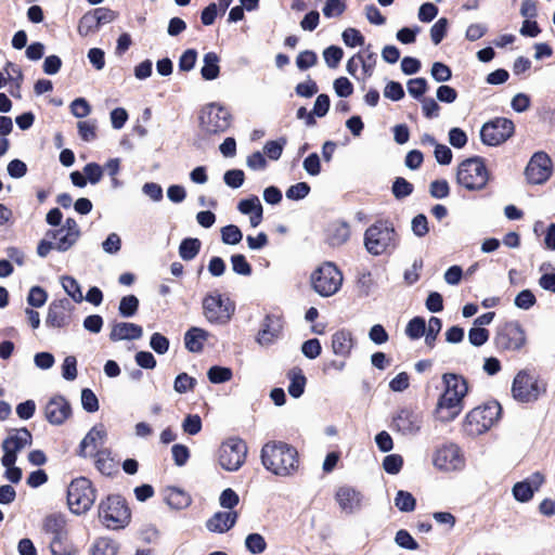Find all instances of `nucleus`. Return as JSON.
Masks as SVG:
<instances>
[{"mask_svg":"<svg viewBox=\"0 0 555 555\" xmlns=\"http://www.w3.org/2000/svg\"><path fill=\"white\" fill-rule=\"evenodd\" d=\"M444 391L439 397L435 410L436 418L442 423L455 420L464 409V398L468 392L466 379L459 374L444 373L442 375Z\"/></svg>","mask_w":555,"mask_h":555,"instance_id":"1","label":"nucleus"},{"mask_svg":"<svg viewBox=\"0 0 555 555\" xmlns=\"http://www.w3.org/2000/svg\"><path fill=\"white\" fill-rule=\"evenodd\" d=\"M263 467L279 477H289L299 468V454L295 447L283 441L267 442L260 453Z\"/></svg>","mask_w":555,"mask_h":555,"instance_id":"2","label":"nucleus"},{"mask_svg":"<svg viewBox=\"0 0 555 555\" xmlns=\"http://www.w3.org/2000/svg\"><path fill=\"white\" fill-rule=\"evenodd\" d=\"M490 175L481 157L463 160L456 170V182L467 191H481L489 181Z\"/></svg>","mask_w":555,"mask_h":555,"instance_id":"3","label":"nucleus"},{"mask_svg":"<svg viewBox=\"0 0 555 555\" xmlns=\"http://www.w3.org/2000/svg\"><path fill=\"white\" fill-rule=\"evenodd\" d=\"M397 233L386 221H378L364 233V246L369 254L379 256L396 247Z\"/></svg>","mask_w":555,"mask_h":555,"instance_id":"4","label":"nucleus"},{"mask_svg":"<svg viewBox=\"0 0 555 555\" xmlns=\"http://www.w3.org/2000/svg\"><path fill=\"white\" fill-rule=\"evenodd\" d=\"M500 414L501 405L498 402L475 408L465 417L464 431L472 437L482 435L493 426Z\"/></svg>","mask_w":555,"mask_h":555,"instance_id":"5","label":"nucleus"},{"mask_svg":"<svg viewBox=\"0 0 555 555\" xmlns=\"http://www.w3.org/2000/svg\"><path fill=\"white\" fill-rule=\"evenodd\" d=\"M99 518L108 529H121L130 521V509L121 496L109 495L99 505Z\"/></svg>","mask_w":555,"mask_h":555,"instance_id":"6","label":"nucleus"},{"mask_svg":"<svg viewBox=\"0 0 555 555\" xmlns=\"http://www.w3.org/2000/svg\"><path fill=\"white\" fill-rule=\"evenodd\" d=\"M42 530L49 540L52 555H70L72 547L67 541L66 519L63 515L47 516L42 522Z\"/></svg>","mask_w":555,"mask_h":555,"instance_id":"7","label":"nucleus"},{"mask_svg":"<svg viewBox=\"0 0 555 555\" xmlns=\"http://www.w3.org/2000/svg\"><path fill=\"white\" fill-rule=\"evenodd\" d=\"M343 273L333 262H324L310 278L313 291L322 297L335 295L341 287Z\"/></svg>","mask_w":555,"mask_h":555,"instance_id":"8","label":"nucleus"},{"mask_svg":"<svg viewBox=\"0 0 555 555\" xmlns=\"http://www.w3.org/2000/svg\"><path fill=\"white\" fill-rule=\"evenodd\" d=\"M95 498V489L91 481L85 477L74 479L68 486L67 503L70 511L76 515L87 513L93 505Z\"/></svg>","mask_w":555,"mask_h":555,"instance_id":"9","label":"nucleus"},{"mask_svg":"<svg viewBox=\"0 0 555 555\" xmlns=\"http://www.w3.org/2000/svg\"><path fill=\"white\" fill-rule=\"evenodd\" d=\"M247 447L238 437L225 439L218 449V463L228 472L237 470L245 462Z\"/></svg>","mask_w":555,"mask_h":555,"instance_id":"10","label":"nucleus"},{"mask_svg":"<svg viewBox=\"0 0 555 555\" xmlns=\"http://www.w3.org/2000/svg\"><path fill=\"white\" fill-rule=\"evenodd\" d=\"M230 121L231 114L217 103L205 105L199 114L201 130L207 134L224 132L230 127Z\"/></svg>","mask_w":555,"mask_h":555,"instance_id":"11","label":"nucleus"},{"mask_svg":"<svg viewBox=\"0 0 555 555\" xmlns=\"http://www.w3.org/2000/svg\"><path fill=\"white\" fill-rule=\"evenodd\" d=\"M203 311L208 322L225 324L234 312V304L219 293H211L203 300Z\"/></svg>","mask_w":555,"mask_h":555,"instance_id":"12","label":"nucleus"},{"mask_svg":"<svg viewBox=\"0 0 555 555\" xmlns=\"http://www.w3.org/2000/svg\"><path fill=\"white\" fill-rule=\"evenodd\" d=\"M545 391V387L537 376L520 371L516 374L512 385V395L519 402H533Z\"/></svg>","mask_w":555,"mask_h":555,"instance_id":"13","label":"nucleus"},{"mask_svg":"<svg viewBox=\"0 0 555 555\" xmlns=\"http://www.w3.org/2000/svg\"><path fill=\"white\" fill-rule=\"evenodd\" d=\"M515 131L511 119L496 117L487 121L480 129L481 142L488 146H498L507 141Z\"/></svg>","mask_w":555,"mask_h":555,"instance_id":"14","label":"nucleus"},{"mask_svg":"<svg viewBox=\"0 0 555 555\" xmlns=\"http://www.w3.org/2000/svg\"><path fill=\"white\" fill-rule=\"evenodd\" d=\"M433 465L442 472H460L465 467V457L457 444L449 442L435 450Z\"/></svg>","mask_w":555,"mask_h":555,"instance_id":"15","label":"nucleus"},{"mask_svg":"<svg viewBox=\"0 0 555 555\" xmlns=\"http://www.w3.org/2000/svg\"><path fill=\"white\" fill-rule=\"evenodd\" d=\"M31 441V434L27 428L12 429L2 442V450L4 454L1 459V464H15L17 453L30 446Z\"/></svg>","mask_w":555,"mask_h":555,"instance_id":"16","label":"nucleus"},{"mask_svg":"<svg viewBox=\"0 0 555 555\" xmlns=\"http://www.w3.org/2000/svg\"><path fill=\"white\" fill-rule=\"evenodd\" d=\"M494 340L499 349L515 351L526 344V335L519 323L508 322L498 331Z\"/></svg>","mask_w":555,"mask_h":555,"instance_id":"17","label":"nucleus"},{"mask_svg":"<svg viewBox=\"0 0 555 555\" xmlns=\"http://www.w3.org/2000/svg\"><path fill=\"white\" fill-rule=\"evenodd\" d=\"M551 173L552 160L544 152L534 153L525 169L526 178L532 184L544 183Z\"/></svg>","mask_w":555,"mask_h":555,"instance_id":"18","label":"nucleus"},{"mask_svg":"<svg viewBox=\"0 0 555 555\" xmlns=\"http://www.w3.org/2000/svg\"><path fill=\"white\" fill-rule=\"evenodd\" d=\"M47 236L54 240L55 249L66 251L78 241L80 230L75 219L67 218L60 229L49 231Z\"/></svg>","mask_w":555,"mask_h":555,"instance_id":"19","label":"nucleus"},{"mask_svg":"<svg viewBox=\"0 0 555 555\" xmlns=\"http://www.w3.org/2000/svg\"><path fill=\"white\" fill-rule=\"evenodd\" d=\"M423 426V415L411 409H401L393 416L392 427L403 436H415Z\"/></svg>","mask_w":555,"mask_h":555,"instance_id":"20","label":"nucleus"},{"mask_svg":"<svg viewBox=\"0 0 555 555\" xmlns=\"http://www.w3.org/2000/svg\"><path fill=\"white\" fill-rule=\"evenodd\" d=\"M74 306L67 298L53 300L49 305L46 324L50 327L61 328L69 324Z\"/></svg>","mask_w":555,"mask_h":555,"instance_id":"21","label":"nucleus"},{"mask_svg":"<svg viewBox=\"0 0 555 555\" xmlns=\"http://www.w3.org/2000/svg\"><path fill=\"white\" fill-rule=\"evenodd\" d=\"M282 330L283 323L279 315H266L256 336L257 344L261 347H269L273 345L280 338Z\"/></svg>","mask_w":555,"mask_h":555,"instance_id":"22","label":"nucleus"},{"mask_svg":"<svg viewBox=\"0 0 555 555\" xmlns=\"http://www.w3.org/2000/svg\"><path fill=\"white\" fill-rule=\"evenodd\" d=\"M106 430L103 425L92 427L79 444L78 454L82 457L93 456L98 451L104 450Z\"/></svg>","mask_w":555,"mask_h":555,"instance_id":"23","label":"nucleus"},{"mask_svg":"<svg viewBox=\"0 0 555 555\" xmlns=\"http://www.w3.org/2000/svg\"><path fill=\"white\" fill-rule=\"evenodd\" d=\"M335 501L345 514H354L362 506L363 495L350 486H341L335 493Z\"/></svg>","mask_w":555,"mask_h":555,"instance_id":"24","label":"nucleus"},{"mask_svg":"<svg viewBox=\"0 0 555 555\" xmlns=\"http://www.w3.org/2000/svg\"><path fill=\"white\" fill-rule=\"evenodd\" d=\"M44 414L51 424L61 425L70 415V405L65 398L54 397L47 403Z\"/></svg>","mask_w":555,"mask_h":555,"instance_id":"25","label":"nucleus"},{"mask_svg":"<svg viewBox=\"0 0 555 555\" xmlns=\"http://www.w3.org/2000/svg\"><path fill=\"white\" fill-rule=\"evenodd\" d=\"M237 517L235 511L217 512L207 520L206 527L211 532L224 533L235 525Z\"/></svg>","mask_w":555,"mask_h":555,"instance_id":"26","label":"nucleus"},{"mask_svg":"<svg viewBox=\"0 0 555 555\" xmlns=\"http://www.w3.org/2000/svg\"><path fill=\"white\" fill-rule=\"evenodd\" d=\"M143 330L140 325L129 322H118L112 326L109 339L112 341L134 340L141 338Z\"/></svg>","mask_w":555,"mask_h":555,"instance_id":"27","label":"nucleus"},{"mask_svg":"<svg viewBox=\"0 0 555 555\" xmlns=\"http://www.w3.org/2000/svg\"><path fill=\"white\" fill-rule=\"evenodd\" d=\"M237 209L241 214L249 216V222L253 228L261 223L263 208L258 196L253 195L240 201Z\"/></svg>","mask_w":555,"mask_h":555,"instance_id":"28","label":"nucleus"},{"mask_svg":"<svg viewBox=\"0 0 555 555\" xmlns=\"http://www.w3.org/2000/svg\"><path fill=\"white\" fill-rule=\"evenodd\" d=\"M354 346L352 333L348 330H340L332 336V350L341 358H348Z\"/></svg>","mask_w":555,"mask_h":555,"instance_id":"29","label":"nucleus"},{"mask_svg":"<svg viewBox=\"0 0 555 555\" xmlns=\"http://www.w3.org/2000/svg\"><path fill=\"white\" fill-rule=\"evenodd\" d=\"M350 237V227L345 221H334L328 224L326 230V240L331 246L337 247L344 245Z\"/></svg>","mask_w":555,"mask_h":555,"instance_id":"30","label":"nucleus"},{"mask_svg":"<svg viewBox=\"0 0 555 555\" xmlns=\"http://www.w3.org/2000/svg\"><path fill=\"white\" fill-rule=\"evenodd\" d=\"M209 333L199 327H191L184 335V345L190 352L203 350L204 343L208 339Z\"/></svg>","mask_w":555,"mask_h":555,"instance_id":"31","label":"nucleus"},{"mask_svg":"<svg viewBox=\"0 0 555 555\" xmlns=\"http://www.w3.org/2000/svg\"><path fill=\"white\" fill-rule=\"evenodd\" d=\"M201 75L204 80H215L220 75V57L216 52H207L203 56Z\"/></svg>","mask_w":555,"mask_h":555,"instance_id":"32","label":"nucleus"},{"mask_svg":"<svg viewBox=\"0 0 555 555\" xmlns=\"http://www.w3.org/2000/svg\"><path fill=\"white\" fill-rule=\"evenodd\" d=\"M356 56L362 69V82H365L366 79L373 76L377 63V55L370 50L369 46L364 51L356 53Z\"/></svg>","mask_w":555,"mask_h":555,"instance_id":"33","label":"nucleus"},{"mask_svg":"<svg viewBox=\"0 0 555 555\" xmlns=\"http://www.w3.org/2000/svg\"><path fill=\"white\" fill-rule=\"evenodd\" d=\"M289 385H288V393L293 398H299L305 391L306 386V377L302 373V370L299 367H293L288 374Z\"/></svg>","mask_w":555,"mask_h":555,"instance_id":"34","label":"nucleus"},{"mask_svg":"<svg viewBox=\"0 0 555 555\" xmlns=\"http://www.w3.org/2000/svg\"><path fill=\"white\" fill-rule=\"evenodd\" d=\"M93 457H95V466L101 474L111 476L116 472L117 466L109 450L104 449L102 451H98Z\"/></svg>","mask_w":555,"mask_h":555,"instance_id":"35","label":"nucleus"},{"mask_svg":"<svg viewBox=\"0 0 555 555\" xmlns=\"http://www.w3.org/2000/svg\"><path fill=\"white\" fill-rule=\"evenodd\" d=\"M165 500L170 507L176 509L188 507L191 503L190 496L178 488H168Z\"/></svg>","mask_w":555,"mask_h":555,"instance_id":"36","label":"nucleus"},{"mask_svg":"<svg viewBox=\"0 0 555 555\" xmlns=\"http://www.w3.org/2000/svg\"><path fill=\"white\" fill-rule=\"evenodd\" d=\"M64 292L77 304L83 300L81 287L76 279L70 275H63L60 279Z\"/></svg>","mask_w":555,"mask_h":555,"instance_id":"37","label":"nucleus"},{"mask_svg":"<svg viewBox=\"0 0 555 555\" xmlns=\"http://www.w3.org/2000/svg\"><path fill=\"white\" fill-rule=\"evenodd\" d=\"M201 249L198 238H184L179 246V255L183 260L190 261L194 259Z\"/></svg>","mask_w":555,"mask_h":555,"instance_id":"38","label":"nucleus"},{"mask_svg":"<svg viewBox=\"0 0 555 555\" xmlns=\"http://www.w3.org/2000/svg\"><path fill=\"white\" fill-rule=\"evenodd\" d=\"M99 24L93 14V11L85 13L78 24V34L82 37H87L99 29Z\"/></svg>","mask_w":555,"mask_h":555,"instance_id":"39","label":"nucleus"},{"mask_svg":"<svg viewBox=\"0 0 555 555\" xmlns=\"http://www.w3.org/2000/svg\"><path fill=\"white\" fill-rule=\"evenodd\" d=\"M245 547L251 554H261L267 548V542L260 533H249L245 538Z\"/></svg>","mask_w":555,"mask_h":555,"instance_id":"40","label":"nucleus"},{"mask_svg":"<svg viewBox=\"0 0 555 555\" xmlns=\"http://www.w3.org/2000/svg\"><path fill=\"white\" fill-rule=\"evenodd\" d=\"M393 502H395V506L399 511L405 512V513L414 511L415 505H416V501H415L414 496L410 492L403 491V490H399L397 492Z\"/></svg>","mask_w":555,"mask_h":555,"instance_id":"41","label":"nucleus"},{"mask_svg":"<svg viewBox=\"0 0 555 555\" xmlns=\"http://www.w3.org/2000/svg\"><path fill=\"white\" fill-rule=\"evenodd\" d=\"M117 543L108 538H100L92 547V555H116Z\"/></svg>","mask_w":555,"mask_h":555,"instance_id":"42","label":"nucleus"},{"mask_svg":"<svg viewBox=\"0 0 555 555\" xmlns=\"http://www.w3.org/2000/svg\"><path fill=\"white\" fill-rule=\"evenodd\" d=\"M426 332V322L421 317L413 318L405 327V334L411 339H418Z\"/></svg>","mask_w":555,"mask_h":555,"instance_id":"43","label":"nucleus"},{"mask_svg":"<svg viewBox=\"0 0 555 555\" xmlns=\"http://www.w3.org/2000/svg\"><path fill=\"white\" fill-rule=\"evenodd\" d=\"M139 299L134 295H128L120 299L118 311L124 318H130L138 311Z\"/></svg>","mask_w":555,"mask_h":555,"instance_id":"44","label":"nucleus"},{"mask_svg":"<svg viewBox=\"0 0 555 555\" xmlns=\"http://www.w3.org/2000/svg\"><path fill=\"white\" fill-rule=\"evenodd\" d=\"M344 51L340 47L330 46L323 51V59L327 67L336 68L343 60Z\"/></svg>","mask_w":555,"mask_h":555,"instance_id":"45","label":"nucleus"},{"mask_svg":"<svg viewBox=\"0 0 555 555\" xmlns=\"http://www.w3.org/2000/svg\"><path fill=\"white\" fill-rule=\"evenodd\" d=\"M242 238L243 234L237 225L229 224L221 229V240L224 244L236 245Z\"/></svg>","mask_w":555,"mask_h":555,"instance_id":"46","label":"nucleus"},{"mask_svg":"<svg viewBox=\"0 0 555 555\" xmlns=\"http://www.w3.org/2000/svg\"><path fill=\"white\" fill-rule=\"evenodd\" d=\"M441 320L436 317H431L428 321V324L426 325V332H425V343L428 347H433L438 334L441 331Z\"/></svg>","mask_w":555,"mask_h":555,"instance_id":"47","label":"nucleus"},{"mask_svg":"<svg viewBox=\"0 0 555 555\" xmlns=\"http://www.w3.org/2000/svg\"><path fill=\"white\" fill-rule=\"evenodd\" d=\"M341 39L344 43L349 48L363 46L365 41L364 36L353 27L346 28L341 34Z\"/></svg>","mask_w":555,"mask_h":555,"instance_id":"48","label":"nucleus"},{"mask_svg":"<svg viewBox=\"0 0 555 555\" xmlns=\"http://www.w3.org/2000/svg\"><path fill=\"white\" fill-rule=\"evenodd\" d=\"M208 379L212 384H221L232 378V371L229 367L211 366L207 372Z\"/></svg>","mask_w":555,"mask_h":555,"instance_id":"49","label":"nucleus"},{"mask_svg":"<svg viewBox=\"0 0 555 555\" xmlns=\"http://www.w3.org/2000/svg\"><path fill=\"white\" fill-rule=\"evenodd\" d=\"M48 299V293L40 286H33L27 296V304L34 308H41Z\"/></svg>","mask_w":555,"mask_h":555,"instance_id":"50","label":"nucleus"},{"mask_svg":"<svg viewBox=\"0 0 555 555\" xmlns=\"http://www.w3.org/2000/svg\"><path fill=\"white\" fill-rule=\"evenodd\" d=\"M403 466V457L400 454H389L383 460V468L387 474L397 475Z\"/></svg>","mask_w":555,"mask_h":555,"instance_id":"51","label":"nucleus"},{"mask_svg":"<svg viewBox=\"0 0 555 555\" xmlns=\"http://www.w3.org/2000/svg\"><path fill=\"white\" fill-rule=\"evenodd\" d=\"M232 270L240 275L248 276L251 274V266L247 262L245 256L235 254L231 256Z\"/></svg>","mask_w":555,"mask_h":555,"instance_id":"52","label":"nucleus"},{"mask_svg":"<svg viewBox=\"0 0 555 555\" xmlns=\"http://www.w3.org/2000/svg\"><path fill=\"white\" fill-rule=\"evenodd\" d=\"M413 192V185L404 178L398 177L392 184V194L397 199H402Z\"/></svg>","mask_w":555,"mask_h":555,"instance_id":"53","label":"nucleus"},{"mask_svg":"<svg viewBox=\"0 0 555 555\" xmlns=\"http://www.w3.org/2000/svg\"><path fill=\"white\" fill-rule=\"evenodd\" d=\"M286 144V139L281 138L276 141H268L263 146L264 154L272 160H278Z\"/></svg>","mask_w":555,"mask_h":555,"instance_id":"54","label":"nucleus"},{"mask_svg":"<svg viewBox=\"0 0 555 555\" xmlns=\"http://www.w3.org/2000/svg\"><path fill=\"white\" fill-rule=\"evenodd\" d=\"M195 385V378L189 376L186 373H181L176 377L173 388L178 393H186L192 390Z\"/></svg>","mask_w":555,"mask_h":555,"instance_id":"55","label":"nucleus"},{"mask_svg":"<svg viewBox=\"0 0 555 555\" xmlns=\"http://www.w3.org/2000/svg\"><path fill=\"white\" fill-rule=\"evenodd\" d=\"M181 427L185 434L195 436L202 430V420L197 414H189L183 420Z\"/></svg>","mask_w":555,"mask_h":555,"instance_id":"56","label":"nucleus"},{"mask_svg":"<svg viewBox=\"0 0 555 555\" xmlns=\"http://www.w3.org/2000/svg\"><path fill=\"white\" fill-rule=\"evenodd\" d=\"M448 20L446 17L439 18L430 28V39L434 44H439L444 38L448 29Z\"/></svg>","mask_w":555,"mask_h":555,"instance_id":"57","label":"nucleus"},{"mask_svg":"<svg viewBox=\"0 0 555 555\" xmlns=\"http://www.w3.org/2000/svg\"><path fill=\"white\" fill-rule=\"evenodd\" d=\"M489 339V331L485 327L475 326L468 331V341L475 346L480 347Z\"/></svg>","mask_w":555,"mask_h":555,"instance_id":"58","label":"nucleus"},{"mask_svg":"<svg viewBox=\"0 0 555 555\" xmlns=\"http://www.w3.org/2000/svg\"><path fill=\"white\" fill-rule=\"evenodd\" d=\"M333 88L339 98H348L353 93V85L347 77L336 78L333 82Z\"/></svg>","mask_w":555,"mask_h":555,"instance_id":"59","label":"nucleus"},{"mask_svg":"<svg viewBox=\"0 0 555 555\" xmlns=\"http://www.w3.org/2000/svg\"><path fill=\"white\" fill-rule=\"evenodd\" d=\"M411 229L415 236L424 237L429 231L427 217L423 214L416 215L412 219Z\"/></svg>","mask_w":555,"mask_h":555,"instance_id":"60","label":"nucleus"},{"mask_svg":"<svg viewBox=\"0 0 555 555\" xmlns=\"http://www.w3.org/2000/svg\"><path fill=\"white\" fill-rule=\"evenodd\" d=\"M81 404H82V408L89 413H93L99 410L98 397L89 388H85L81 391Z\"/></svg>","mask_w":555,"mask_h":555,"instance_id":"61","label":"nucleus"},{"mask_svg":"<svg viewBox=\"0 0 555 555\" xmlns=\"http://www.w3.org/2000/svg\"><path fill=\"white\" fill-rule=\"evenodd\" d=\"M310 192V186L306 182H298L291 185L286 190V197L292 201H299L305 198Z\"/></svg>","mask_w":555,"mask_h":555,"instance_id":"62","label":"nucleus"},{"mask_svg":"<svg viewBox=\"0 0 555 555\" xmlns=\"http://www.w3.org/2000/svg\"><path fill=\"white\" fill-rule=\"evenodd\" d=\"M197 60V52L195 49L185 50L179 59V69L181 72H190L194 68Z\"/></svg>","mask_w":555,"mask_h":555,"instance_id":"63","label":"nucleus"},{"mask_svg":"<svg viewBox=\"0 0 555 555\" xmlns=\"http://www.w3.org/2000/svg\"><path fill=\"white\" fill-rule=\"evenodd\" d=\"M103 168L96 163H89L83 167L86 179L91 184H96L103 177Z\"/></svg>","mask_w":555,"mask_h":555,"instance_id":"64","label":"nucleus"}]
</instances>
